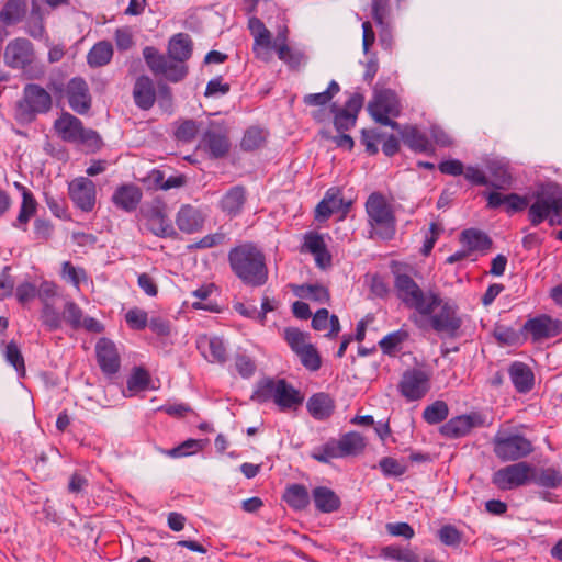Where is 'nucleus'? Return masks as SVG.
<instances>
[{"mask_svg": "<svg viewBox=\"0 0 562 562\" xmlns=\"http://www.w3.org/2000/svg\"><path fill=\"white\" fill-rule=\"evenodd\" d=\"M228 263L233 273L246 285L257 288L268 281L266 256L251 241L233 247L228 252Z\"/></svg>", "mask_w": 562, "mask_h": 562, "instance_id": "obj_1", "label": "nucleus"}, {"mask_svg": "<svg viewBox=\"0 0 562 562\" xmlns=\"http://www.w3.org/2000/svg\"><path fill=\"white\" fill-rule=\"evenodd\" d=\"M251 400L259 404L273 402L281 412H289L302 406L304 395L285 379L266 378L257 383Z\"/></svg>", "mask_w": 562, "mask_h": 562, "instance_id": "obj_2", "label": "nucleus"}, {"mask_svg": "<svg viewBox=\"0 0 562 562\" xmlns=\"http://www.w3.org/2000/svg\"><path fill=\"white\" fill-rule=\"evenodd\" d=\"M528 220L532 226L548 221L550 226L562 224V189L555 183L542 184L533 193V202L528 209Z\"/></svg>", "mask_w": 562, "mask_h": 562, "instance_id": "obj_3", "label": "nucleus"}, {"mask_svg": "<svg viewBox=\"0 0 562 562\" xmlns=\"http://www.w3.org/2000/svg\"><path fill=\"white\" fill-rule=\"evenodd\" d=\"M366 213L371 237L390 240L396 233V217L392 205L381 192H372L366 201Z\"/></svg>", "mask_w": 562, "mask_h": 562, "instance_id": "obj_4", "label": "nucleus"}, {"mask_svg": "<svg viewBox=\"0 0 562 562\" xmlns=\"http://www.w3.org/2000/svg\"><path fill=\"white\" fill-rule=\"evenodd\" d=\"M427 304H430V311L419 314L429 317L435 331L454 337L462 326V318L458 315V305L451 300H443L432 291H430Z\"/></svg>", "mask_w": 562, "mask_h": 562, "instance_id": "obj_5", "label": "nucleus"}, {"mask_svg": "<svg viewBox=\"0 0 562 562\" xmlns=\"http://www.w3.org/2000/svg\"><path fill=\"white\" fill-rule=\"evenodd\" d=\"M53 106L49 92L37 83H27L16 103V120L31 123L38 114H46Z\"/></svg>", "mask_w": 562, "mask_h": 562, "instance_id": "obj_6", "label": "nucleus"}, {"mask_svg": "<svg viewBox=\"0 0 562 562\" xmlns=\"http://www.w3.org/2000/svg\"><path fill=\"white\" fill-rule=\"evenodd\" d=\"M143 57L148 69L155 76H160L169 82H181L189 74V67L187 64L170 57L168 54H161L154 46L144 47Z\"/></svg>", "mask_w": 562, "mask_h": 562, "instance_id": "obj_7", "label": "nucleus"}, {"mask_svg": "<svg viewBox=\"0 0 562 562\" xmlns=\"http://www.w3.org/2000/svg\"><path fill=\"white\" fill-rule=\"evenodd\" d=\"M494 454L503 462H516L533 452L531 440L519 432L497 431L492 440Z\"/></svg>", "mask_w": 562, "mask_h": 562, "instance_id": "obj_8", "label": "nucleus"}, {"mask_svg": "<svg viewBox=\"0 0 562 562\" xmlns=\"http://www.w3.org/2000/svg\"><path fill=\"white\" fill-rule=\"evenodd\" d=\"M54 128L58 136L68 143L82 144L95 148L101 143V138L95 131L85 128L82 122L68 112L61 113L55 121Z\"/></svg>", "mask_w": 562, "mask_h": 562, "instance_id": "obj_9", "label": "nucleus"}, {"mask_svg": "<svg viewBox=\"0 0 562 562\" xmlns=\"http://www.w3.org/2000/svg\"><path fill=\"white\" fill-rule=\"evenodd\" d=\"M368 112L381 125L400 130V124L391 117L400 115L401 104L396 93L391 89L375 91L372 100L368 103Z\"/></svg>", "mask_w": 562, "mask_h": 562, "instance_id": "obj_10", "label": "nucleus"}, {"mask_svg": "<svg viewBox=\"0 0 562 562\" xmlns=\"http://www.w3.org/2000/svg\"><path fill=\"white\" fill-rule=\"evenodd\" d=\"M394 289L402 303L419 313H428L430 304H427L430 291L425 293L414 279L406 273H396Z\"/></svg>", "mask_w": 562, "mask_h": 562, "instance_id": "obj_11", "label": "nucleus"}, {"mask_svg": "<svg viewBox=\"0 0 562 562\" xmlns=\"http://www.w3.org/2000/svg\"><path fill=\"white\" fill-rule=\"evenodd\" d=\"M139 215L145 221L148 231L155 236L166 238L176 235L166 212V204L161 200H154L143 205Z\"/></svg>", "mask_w": 562, "mask_h": 562, "instance_id": "obj_12", "label": "nucleus"}, {"mask_svg": "<svg viewBox=\"0 0 562 562\" xmlns=\"http://www.w3.org/2000/svg\"><path fill=\"white\" fill-rule=\"evenodd\" d=\"M532 464L520 461L497 470L492 477L493 484L502 490L509 491L530 483Z\"/></svg>", "mask_w": 562, "mask_h": 562, "instance_id": "obj_13", "label": "nucleus"}, {"mask_svg": "<svg viewBox=\"0 0 562 562\" xmlns=\"http://www.w3.org/2000/svg\"><path fill=\"white\" fill-rule=\"evenodd\" d=\"M398 390L407 401H419L430 390V375L420 369L406 370L398 383Z\"/></svg>", "mask_w": 562, "mask_h": 562, "instance_id": "obj_14", "label": "nucleus"}, {"mask_svg": "<svg viewBox=\"0 0 562 562\" xmlns=\"http://www.w3.org/2000/svg\"><path fill=\"white\" fill-rule=\"evenodd\" d=\"M200 148L213 159L225 157L231 148L226 127L223 124L211 123L201 137Z\"/></svg>", "mask_w": 562, "mask_h": 562, "instance_id": "obj_15", "label": "nucleus"}, {"mask_svg": "<svg viewBox=\"0 0 562 562\" xmlns=\"http://www.w3.org/2000/svg\"><path fill=\"white\" fill-rule=\"evenodd\" d=\"M364 103V97L360 92L352 93L346 101L344 108H338L335 103L330 105L334 113V126L338 132H345L356 125L357 117Z\"/></svg>", "mask_w": 562, "mask_h": 562, "instance_id": "obj_16", "label": "nucleus"}, {"mask_svg": "<svg viewBox=\"0 0 562 562\" xmlns=\"http://www.w3.org/2000/svg\"><path fill=\"white\" fill-rule=\"evenodd\" d=\"M486 426H488V423H486L485 416L472 412L449 419L440 427V434L448 438H460L469 435L474 428Z\"/></svg>", "mask_w": 562, "mask_h": 562, "instance_id": "obj_17", "label": "nucleus"}, {"mask_svg": "<svg viewBox=\"0 0 562 562\" xmlns=\"http://www.w3.org/2000/svg\"><path fill=\"white\" fill-rule=\"evenodd\" d=\"M68 194L76 207L91 212L97 200L95 184L87 177H78L68 184Z\"/></svg>", "mask_w": 562, "mask_h": 562, "instance_id": "obj_18", "label": "nucleus"}, {"mask_svg": "<svg viewBox=\"0 0 562 562\" xmlns=\"http://www.w3.org/2000/svg\"><path fill=\"white\" fill-rule=\"evenodd\" d=\"M522 331L531 335L533 341H540L558 336L562 331V322L547 314L529 318L522 326Z\"/></svg>", "mask_w": 562, "mask_h": 562, "instance_id": "obj_19", "label": "nucleus"}, {"mask_svg": "<svg viewBox=\"0 0 562 562\" xmlns=\"http://www.w3.org/2000/svg\"><path fill=\"white\" fill-rule=\"evenodd\" d=\"M33 58V45L29 40L15 38L5 47L4 60L11 68L25 70L32 64Z\"/></svg>", "mask_w": 562, "mask_h": 562, "instance_id": "obj_20", "label": "nucleus"}, {"mask_svg": "<svg viewBox=\"0 0 562 562\" xmlns=\"http://www.w3.org/2000/svg\"><path fill=\"white\" fill-rule=\"evenodd\" d=\"M67 99L69 106L78 114H86L91 109V95L86 80L74 77L67 83Z\"/></svg>", "mask_w": 562, "mask_h": 562, "instance_id": "obj_21", "label": "nucleus"}, {"mask_svg": "<svg viewBox=\"0 0 562 562\" xmlns=\"http://www.w3.org/2000/svg\"><path fill=\"white\" fill-rule=\"evenodd\" d=\"M95 356L101 371L106 375L119 372L121 359L115 344L108 338H100L95 345Z\"/></svg>", "mask_w": 562, "mask_h": 562, "instance_id": "obj_22", "label": "nucleus"}, {"mask_svg": "<svg viewBox=\"0 0 562 562\" xmlns=\"http://www.w3.org/2000/svg\"><path fill=\"white\" fill-rule=\"evenodd\" d=\"M302 251L312 254L314 256L316 267L322 270L331 266V255L327 249L323 236L316 232H308L304 235Z\"/></svg>", "mask_w": 562, "mask_h": 562, "instance_id": "obj_23", "label": "nucleus"}, {"mask_svg": "<svg viewBox=\"0 0 562 562\" xmlns=\"http://www.w3.org/2000/svg\"><path fill=\"white\" fill-rule=\"evenodd\" d=\"M205 215L201 210L190 205H182L176 216L178 228L186 234H192L203 228Z\"/></svg>", "mask_w": 562, "mask_h": 562, "instance_id": "obj_24", "label": "nucleus"}, {"mask_svg": "<svg viewBox=\"0 0 562 562\" xmlns=\"http://www.w3.org/2000/svg\"><path fill=\"white\" fill-rule=\"evenodd\" d=\"M133 99L135 104L144 111L153 108L156 101L154 81L146 75L137 77L133 87Z\"/></svg>", "mask_w": 562, "mask_h": 562, "instance_id": "obj_25", "label": "nucleus"}, {"mask_svg": "<svg viewBox=\"0 0 562 562\" xmlns=\"http://www.w3.org/2000/svg\"><path fill=\"white\" fill-rule=\"evenodd\" d=\"M142 198L143 193L137 186L122 184L114 191L112 202L116 207L130 213L137 209Z\"/></svg>", "mask_w": 562, "mask_h": 562, "instance_id": "obj_26", "label": "nucleus"}, {"mask_svg": "<svg viewBox=\"0 0 562 562\" xmlns=\"http://www.w3.org/2000/svg\"><path fill=\"white\" fill-rule=\"evenodd\" d=\"M508 374L518 393L526 394L533 389L535 374L528 364L514 361L508 368Z\"/></svg>", "mask_w": 562, "mask_h": 562, "instance_id": "obj_27", "label": "nucleus"}, {"mask_svg": "<svg viewBox=\"0 0 562 562\" xmlns=\"http://www.w3.org/2000/svg\"><path fill=\"white\" fill-rule=\"evenodd\" d=\"M404 144L416 153L434 154L435 147L427 137V135L420 132L416 126L407 125L403 128L397 130Z\"/></svg>", "mask_w": 562, "mask_h": 562, "instance_id": "obj_28", "label": "nucleus"}, {"mask_svg": "<svg viewBox=\"0 0 562 562\" xmlns=\"http://www.w3.org/2000/svg\"><path fill=\"white\" fill-rule=\"evenodd\" d=\"M15 187L21 191L22 203L16 220L13 222L15 228L26 231L30 220L35 215L37 201L34 194L23 184L15 182Z\"/></svg>", "mask_w": 562, "mask_h": 562, "instance_id": "obj_29", "label": "nucleus"}, {"mask_svg": "<svg viewBox=\"0 0 562 562\" xmlns=\"http://www.w3.org/2000/svg\"><path fill=\"white\" fill-rule=\"evenodd\" d=\"M246 200L245 187L234 186L222 196L220 209L229 217H236L241 213Z\"/></svg>", "mask_w": 562, "mask_h": 562, "instance_id": "obj_30", "label": "nucleus"}, {"mask_svg": "<svg viewBox=\"0 0 562 562\" xmlns=\"http://www.w3.org/2000/svg\"><path fill=\"white\" fill-rule=\"evenodd\" d=\"M167 54L187 64L193 54V41L191 36L183 32L172 35L168 41Z\"/></svg>", "mask_w": 562, "mask_h": 562, "instance_id": "obj_31", "label": "nucleus"}, {"mask_svg": "<svg viewBox=\"0 0 562 562\" xmlns=\"http://www.w3.org/2000/svg\"><path fill=\"white\" fill-rule=\"evenodd\" d=\"M144 183L149 190H164L180 188L186 183V177L183 175L165 177V172L160 169L150 170L144 178Z\"/></svg>", "mask_w": 562, "mask_h": 562, "instance_id": "obj_32", "label": "nucleus"}, {"mask_svg": "<svg viewBox=\"0 0 562 562\" xmlns=\"http://www.w3.org/2000/svg\"><path fill=\"white\" fill-rule=\"evenodd\" d=\"M306 408L314 419L325 420L334 413L335 403L328 394L319 392L307 400Z\"/></svg>", "mask_w": 562, "mask_h": 562, "instance_id": "obj_33", "label": "nucleus"}, {"mask_svg": "<svg viewBox=\"0 0 562 562\" xmlns=\"http://www.w3.org/2000/svg\"><path fill=\"white\" fill-rule=\"evenodd\" d=\"M315 508L324 514L338 510L341 506L339 496L327 486H317L312 491Z\"/></svg>", "mask_w": 562, "mask_h": 562, "instance_id": "obj_34", "label": "nucleus"}, {"mask_svg": "<svg viewBox=\"0 0 562 562\" xmlns=\"http://www.w3.org/2000/svg\"><path fill=\"white\" fill-rule=\"evenodd\" d=\"M196 344L210 362L224 363L227 360L226 347L221 338L203 336Z\"/></svg>", "mask_w": 562, "mask_h": 562, "instance_id": "obj_35", "label": "nucleus"}, {"mask_svg": "<svg viewBox=\"0 0 562 562\" xmlns=\"http://www.w3.org/2000/svg\"><path fill=\"white\" fill-rule=\"evenodd\" d=\"M530 483L544 488H557L562 484V473L559 469L552 467L537 468L532 465Z\"/></svg>", "mask_w": 562, "mask_h": 562, "instance_id": "obj_36", "label": "nucleus"}, {"mask_svg": "<svg viewBox=\"0 0 562 562\" xmlns=\"http://www.w3.org/2000/svg\"><path fill=\"white\" fill-rule=\"evenodd\" d=\"M312 327L317 331L327 330L328 338H336L340 331V323L336 315H329L327 308H319L312 318Z\"/></svg>", "mask_w": 562, "mask_h": 562, "instance_id": "obj_37", "label": "nucleus"}, {"mask_svg": "<svg viewBox=\"0 0 562 562\" xmlns=\"http://www.w3.org/2000/svg\"><path fill=\"white\" fill-rule=\"evenodd\" d=\"M113 45L109 41L95 43L87 54V64L91 68H100L111 63L113 58Z\"/></svg>", "mask_w": 562, "mask_h": 562, "instance_id": "obj_38", "label": "nucleus"}, {"mask_svg": "<svg viewBox=\"0 0 562 562\" xmlns=\"http://www.w3.org/2000/svg\"><path fill=\"white\" fill-rule=\"evenodd\" d=\"M460 241L468 247L470 251H486L492 247L490 236L476 228H468L461 233Z\"/></svg>", "mask_w": 562, "mask_h": 562, "instance_id": "obj_39", "label": "nucleus"}, {"mask_svg": "<svg viewBox=\"0 0 562 562\" xmlns=\"http://www.w3.org/2000/svg\"><path fill=\"white\" fill-rule=\"evenodd\" d=\"M283 499L291 508L303 510L310 505L311 496L304 485L294 483L286 486Z\"/></svg>", "mask_w": 562, "mask_h": 562, "instance_id": "obj_40", "label": "nucleus"}, {"mask_svg": "<svg viewBox=\"0 0 562 562\" xmlns=\"http://www.w3.org/2000/svg\"><path fill=\"white\" fill-rule=\"evenodd\" d=\"M27 0H8L0 11V21L5 25L20 22L26 14Z\"/></svg>", "mask_w": 562, "mask_h": 562, "instance_id": "obj_41", "label": "nucleus"}, {"mask_svg": "<svg viewBox=\"0 0 562 562\" xmlns=\"http://www.w3.org/2000/svg\"><path fill=\"white\" fill-rule=\"evenodd\" d=\"M487 170L491 176L490 187L494 189H507L513 183L512 173L508 167L501 161H491L487 165Z\"/></svg>", "mask_w": 562, "mask_h": 562, "instance_id": "obj_42", "label": "nucleus"}, {"mask_svg": "<svg viewBox=\"0 0 562 562\" xmlns=\"http://www.w3.org/2000/svg\"><path fill=\"white\" fill-rule=\"evenodd\" d=\"M311 457L322 463H329L333 459L342 458L338 439L330 438L325 443L314 448Z\"/></svg>", "mask_w": 562, "mask_h": 562, "instance_id": "obj_43", "label": "nucleus"}, {"mask_svg": "<svg viewBox=\"0 0 562 562\" xmlns=\"http://www.w3.org/2000/svg\"><path fill=\"white\" fill-rule=\"evenodd\" d=\"M338 441L342 458L357 456L361 453L366 447L364 438L356 431L342 435Z\"/></svg>", "mask_w": 562, "mask_h": 562, "instance_id": "obj_44", "label": "nucleus"}, {"mask_svg": "<svg viewBox=\"0 0 562 562\" xmlns=\"http://www.w3.org/2000/svg\"><path fill=\"white\" fill-rule=\"evenodd\" d=\"M340 91V86L337 81L331 80L327 89L318 93H308L303 97V103L306 106H325L335 95Z\"/></svg>", "mask_w": 562, "mask_h": 562, "instance_id": "obj_45", "label": "nucleus"}, {"mask_svg": "<svg viewBox=\"0 0 562 562\" xmlns=\"http://www.w3.org/2000/svg\"><path fill=\"white\" fill-rule=\"evenodd\" d=\"M380 555L396 562H419V557L409 548L390 544L381 549Z\"/></svg>", "mask_w": 562, "mask_h": 562, "instance_id": "obj_46", "label": "nucleus"}, {"mask_svg": "<svg viewBox=\"0 0 562 562\" xmlns=\"http://www.w3.org/2000/svg\"><path fill=\"white\" fill-rule=\"evenodd\" d=\"M282 337L295 355L304 349V346L311 344L310 334L296 327H285Z\"/></svg>", "mask_w": 562, "mask_h": 562, "instance_id": "obj_47", "label": "nucleus"}, {"mask_svg": "<svg viewBox=\"0 0 562 562\" xmlns=\"http://www.w3.org/2000/svg\"><path fill=\"white\" fill-rule=\"evenodd\" d=\"M294 292L299 297L316 301L318 303H326L329 300L327 288L321 284L297 285Z\"/></svg>", "mask_w": 562, "mask_h": 562, "instance_id": "obj_48", "label": "nucleus"}, {"mask_svg": "<svg viewBox=\"0 0 562 562\" xmlns=\"http://www.w3.org/2000/svg\"><path fill=\"white\" fill-rule=\"evenodd\" d=\"M449 415V407L445 401L437 400L426 406L423 412L424 420L429 425H437L446 420Z\"/></svg>", "mask_w": 562, "mask_h": 562, "instance_id": "obj_49", "label": "nucleus"}, {"mask_svg": "<svg viewBox=\"0 0 562 562\" xmlns=\"http://www.w3.org/2000/svg\"><path fill=\"white\" fill-rule=\"evenodd\" d=\"M207 443V440L202 439H187L182 443L178 445L177 447L168 450L166 453L167 456L171 458H182L192 456L199 451H201L205 445Z\"/></svg>", "mask_w": 562, "mask_h": 562, "instance_id": "obj_50", "label": "nucleus"}, {"mask_svg": "<svg viewBox=\"0 0 562 562\" xmlns=\"http://www.w3.org/2000/svg\"><path fill=\"white\" fill-rule=\"evenodd\" d=\"M267 133L265 130L251 126L249 127L240 142V147L243 150L252 151L258 149L266 142Z\"/></svg>", "mask_w": 562, "mask_h": 562, "instance_id": "obj_51", "label": "nucleus"}, {"mask_svg": "<svg viewBox=\"0 0 562 562\" xmlns=\"http://www.w3.org/2000/svg\"><path fill=\"white\" fill-rule=\"evenodd\" d=\"M296 356L299 357L302 366L308 371L315 372L322 367L321 355L313 344L304 346V349L296 353Z\"/></svg>", "mask_w": 562, "mask_h": 562, "instance_id": "obj_52", "label": "nucleus"}, {"mask_svg": "<svg viewBox=\"0 0 562 562\" xmlns=\"http://www.w3.org/2000/svg\"><path fill=\"white\" fill-rule=\"evenodd\" d=\"M4 358H5L7 362L15 369L19 376H21V378L25 376L26 370H25L24 358L22 356L20 348L18 347V345L14 341H10L5 346Z\"/></svg>", "mask_w": 562, "mask_h": 562, "instance_id": "obj_53", "label": "nucleus"}, {"mask_svg": "<svg viewBox=\"0 0 562 562\" xmlns=\"http://www.w3.org/2000/svg\"><path fill=\"white\" fill-rule=\"evenodd\" d=\"M324 198L326 199V202L329 203L335 213L340 212L342 214H347L352 205V201H345L341 190L336 187L329 188L326 191Z\"/></svg>", "mask_w": 562, "mask_h": 562, "instance_id": "obj_54", "label": "nucleus"}, {"mask_svg": "<svg viewBox=\"0 0 562 562\" xmlns=\"http://www.w3.org/2000/svg\"><path fill=\"white\" fill-rule=\"evenodd\" d=\"M41 321L49 331H54L61 327L63 315L52 304L44 302Z\"/></svg>", "mask_w": 562, "mask_h": 562, "instance_id": "obj_55", "label": "nucleus"}, {"mask_svg": "<svg viewBox=\"0 0 562 562\" xmlns=\"http://www.w3.org/2000/svg\"><path fill=\"white\" fill-rule=\"evenodd\" d=\"M254 47L252 50L257 58H260L265 61L269 60V49L273 48V44L271 41V33L267 29L261 33H258L257 36L254 37Z\"/></svg>", "mask_w": 562, "mask_h": 562, "instance_id": "obj_56", "label": "nucleus"}, {"mask_svg": "<svg viewBox=\"0 0 562 562\" xmlns=\"http://www.w3.org/2000/svg\"><path fill=\"white\" fill-rule=\"evenodd\" d=\"M200 130V124L191 119L181 121L176 131H175V137L183 143H190L192 142L195 136L198 135Z\"/></svg>", "mask_w": 562, "mask_h": 562, "instance_id": "obj_57", "label": "nucleus"}, {"mask_svg": "<svg viewBox=\"0 0 562 562\" xmlns=\"http://www.w3.org/2000/svg\"><path fill=\"white\" fill-rule=\"evenodd\" d=\"M407 338V333L404 330H396L384 336L379 346L385 355H394L400 345Z\"/></svg>", "mask_w": 562, "mask_h": 562, "instance_id": "obj_58", "label": "nucleus"}, {"mask_svg": "<svg viewBox=\"0 0 562 562\" xmlns=\"http://www.w3.org/2000/svg\"><path fill=\"white\" fill-rule=\"evenodd\" d=\"M83 318V312L77 303L72 301L66 302L63 311V319H65L71 328H81Z\"/></svg>", "mask_w": 562, "mask_h": 562, "instance_id": "obj_59", "label": "nucleus"}, {"mask_svg": "<svg viewBox=\"0 0 562 562\" xmlns=\"http://www.w3.org/2000/svg\"><path fill=\"white\" fill-rule=\"evenodd\" d=\"M443 233V226L439 222H431L428 232L425 234V240L420 249V254L425 257L429 256L434 249L440 235Z\"/></svg>", "mask_w": 562, "mask_h": 562, "instance_id": "obj_60", "label": "nucleus"}, {"mask_svg": "<svg viewBox=\"0 0 562 562\" xmlns=\"http://www.w3.org/2000/svg\"><path fill=\"white\" fill-rule=\"evenodd\" d=\"M150 376L148 372L140 367L135 368L127 379V389L130 391H139L148 387Z\"/></svg>", "mask_w": 562, "mask_h": 562, "instance_id": "obj_61", "label": "nucleus"}, {"mask_svg": "<svg viewBox=\"0 0 562 562\" xmlns=\"http://www.w3.org/2000/svg\"><path fill=\"white\" fill-rule=\"evenodd\" d=\"M227 236L225 233L218 231L214 234H209L202 237L196 243L190 244L188 250L212 248L225 244Z\"/></svg>", "mask_w": 562, "mask_h": 562, "instance_id": "obj_62", "label": "nucleus"}, {"mask_svg": "<svg viewBox=\"0 0 562 562\" xmlns=\"http://www.w3.org/2000/svg\"><path fill=\"white\" fill-rule=\"evenodd\" d=\"M379 468L384 476H402L407 468L392 457H384L379 461Z\"/></svg>", "mask_w": 562, "mask_h": 562, "instance_id": "obj_63", "label": "nucleus"}, {"mask_svg": "<svg viewBox=\"0 0 562 562\" xmlns=\"http://www.w3.org/2000/svg\"><path fill=\"white\" fill-rule=\"evenodd\" d=\"M125 321L132 329L142 330L148 324V314L144 310L134 307L125 314Z\"/></svg>", "mask_w": 562, "mask_h": 562, "instance_id": "obj_64", "label": "nucleus"}]
</instances>
